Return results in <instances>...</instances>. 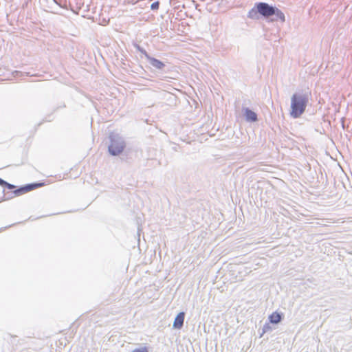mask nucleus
Returning <instances> with one entry per match:
<instances>
[{
  "instance_id": "f257e3e1",
  "label": "nucleus",
  "mask_w": 352,
  "mask_h": 352,
  "mask_svg": "<svg viewBox=\"0 0 352 352\" xmlns=\"http://www.w3.org/2000/svg\"><path fill=\"white\" fill-rule=\"evenodd\" d=\"M309 100L308 93L298 92L294 94L291 98V116L294 118H299L305 111Z\"/></svg>"
},
{
  "instance_id": "f03ea898",
  "label": "nucleus",
  "mask_w": 352,
  "mask_h": 352,
  "mask_svg": "<svg viewBox=\"0 0 352 352\" xmlns=\"http://www.w3.org/2000/svg\"><path fill=\"white\" fill-rule=\"evenodd\" d=\"M109 145L108 146V151L109 153L113 156H117L120 155L124 151L126 146V142L122 136L116 132H111L109 136Z\"/></svg>"
},
{
  "instance_id": "7ed1b4c3",
  "label": "nucleus",
  "mask_w": 352,
  "mask_h": 352,
  "mask_svg": "<svg viewBox=\"0 0 352 352\" xmlns=\"http://www.w3.org/2000/svg\"><path fill=\"white\" fill-rule=\"evenodd\" d=\"M256 12L264 17H270L274 16V6H270L265 2H259L256 3Z\"/></svg>"
},
{
  "instance_id": "20e7f679",
  "label": "nucleus",
  "mask_w": 352,
  "mask_h": 352,
  "mask_svg": "<svg viewBox=\"0 0 352 352\" xmlns=\"http://www.w3.org/2000/svg\"><path fill=\"white\" fill-rule=\"evenodd\" d=\"M43 185V183H32L26 184L23 186L20 187L18 189L14 190L12 194H14L15 196H19L21 195H23L24 193H26L29 191H31L32 190H34L38 187H41Z\"/></svg>"
},
{
  "instance_id": "39448f33",
  "label": "nucleus",
  "mask_w": 352,
  "mask_h": 352,
  "mask_svg": "<svg viewBox=\"0 0 352 352\" xmlns=\"http://www.w3.org/2000/svg\"><path fill=\"white\" fill-rule=\"evenodd\" d=\"M184 318H185L184 312L179 313L175 318V320L173 322V327L175 329H181L184 325Z\"/></svg>"
},
{
  "instance_id": "423d86ee",
  "label": "nucleus",
  "mask_w": 352,
  "mask_h": 352,
  "mask_svg": "<svg viewBox=\"0 0 352 352\" xmlns=\"http://www.w3.org/2000/svg\"><path fill=\"white\" fill-rule=\"evenodd\" d=\"M147 60L148 61L150 65L155 69H163L164 67H165V64L164 63L151 56L148 57Z\"/></svg>"
},
{
  "instance_id": "0eeeda50",
  "label": "nucleus",
  "mask_w": 352,
  "mask_h": 352,
  "mask_svg": "<svg viewBox=\"0 0 352 352\" xmlns=\"http://www.w3.org/2000/svg\"><path fill=\"white\" fill-rule=\"evenodd\" d=\"M245 117L248 122H253L258 120L256 113L248 108L245 109Z\"/></svg>"
},
{
  "instance_id": "6e6552de",
  "label": "nucleus",
  "mask_w": 352,
  "mask_h": 352,
  "mask_svg": "<svg viewBox=\"0 0 352 352\" xmlns=\"http://www.w3.org/2000/svg\"><path fill=\"white\" fill-rule=\"evenodd\" d=\"M282 319L281 314L275 311L269 316V321L272 324H278Z\"/></svg>"
},
{
  "instance_id": "1a4fd4ad",
  "label": "nucleus",
  "mask_w": 352,
  "mask_h": 352,
  "mask_svg": "<svg viewBox=\"0 0 352 352\" xmlns=\"http://www.w3.org/2000/svg\"><path fill=\"white\" fill-rule=\"evenodd\" d=\"M274 16H276L275 20L279 19L282 22L285 21V16L284 13L280 10L277 8L276 7L274 8Z\"/></svg>"
},
{
  "instance_id": "9d476101",
  "label": "nucleus",
  "mask_w": 352,
  "mask_h": 352,
  "mask_svg": "<svg viewBox=\"0 0 352 352\" xmlns=\"http://www.w3.org/2000/svg\"><path fill=\"white\" fill-rule=\"evenodd\" d=\"M259 12H256V5L253 8H252L248 14V17L252 19H258Z\"/></svg>"
},
{
  "instance_id": "9b49d317",
  "label": "nucleus",
  "mask_w": 352,
  "mask_h": 352,
  "mask_svg": "<svg viewBox=\"0 0 352 352\" xmlns=\"http://www.w3.org/2000/svg\"><path fill=\"white\" fill-rule=\"evenodd\" d=\"M14 77L15 78H22L23 76H36V74H30V73H24L20 71H14L12 72Z\"/></svg>"
},
{
  "instance_id": "f8f14e48",
  "label": "nucleus",
  "mask_w": 352,
  "mask_h": 352,
  "mask_svg": "<svg viewBox=\"0 0 352 352\" xmlns=\"http://www.w3.org/2000/svg\"><path fill=\"white\" fill-rule=\"evenodd\" d=\"M133 45L138 52L142 54L145 56V58L148 59V57H149L150 55L146 52V51L144 49H143L140 45H138L136 43H134Z\"/></svg>"
},
{
  "instance_id": "ddd939ff",
  "label": "nucleus",
  "mask_w": 352,
  "mask_h": 352,
  "mask_svg": "<svg viewBox=\"0 0 352 352\" xmlns=\"http://www.w3.org/2000/svg\"><path fill=\"white\" fill-rule=\"evenodd\" d=\"M272 330V327H270L269 323H265L262 329V333L261 335V337L265 333L270 331Z\"/></svg>"
},
{
  "instance_id": "4468645a",
  "label": "nucleus",
  "mask_w": 352,
  "mask_h": 352,
  "mask_svg": "<svg viewBox=\"0 0 352 352\" xmlns=\"http://www.w3.org/2000/svg\"><path fill=\"white\" fill-rule=\"evenodd\" d=\"M131 352H148L146 346L135 349Z\"/></svg>"
},
{
  "instance_id": "2eb2a0df",
  "label": "nucleus",
  "mask_w": 352,
  "mask_h": 352,
  "mask_svg": "<svg viewBox=\"0 0 352 352\" xmlns=\"http://www.w3.org/2000/svg\"><path fill=\"white\" fill-rule=\"evenodd\" d=\"M159 6H160V3L159 1H155L154 3H153L151 6V9L152 10H158L159 8Z\"/></svg>"
},
{
  "instance_id": "dca6fc26",
  "label": "nucleus",
  "mask_w": 352,
  "mask_h": 352,
  "mask_svg": "<svg viewBox=\"0 0 352 352\" xmlns=\"http://www.w3.org/2000/svg\"><path fill=\"white\" fill-rule=\"evenodd\" d=\"M7 184V185H6V186H5V187H6L7 188H8V189H10V190H13V189H14V188H16V186H15L14 185L11 184H10V183H8V182H7V184Z\"/></svg>"
},
{
  "instance_id": "f3484780",
  "label": "nucleus",
  "mask_w": 352,
  "mask_h": 352,
  "mask_svg": "<svg viewBox=\"0 0 352 352\" xmlns=\"http://www.w3.org/2000/svg\"><path fill=\"white\" fill-rule=\"evenodd\" d=\"M6 184H7V182H6V181H5V180H3V179H1V178L0 177V186H6V185H7Z\"/></svg>"
},
{
  "instance_id": "a211bd4d",
  "label": "nucleus",
  "mask_w": 352,
  "mask_h": 352,
  "mask_svg": "<svg viewBox=\"0 0 352 352\" xmlns=\"http://www.w3.org/2000/svg\"><path fill=\"white\" fill-rule=\"evenodd\" d=\"M11 198H12V195L6 196V195H5L4 200H8V199H11Z\"/></svg>"
}]
</instances>
